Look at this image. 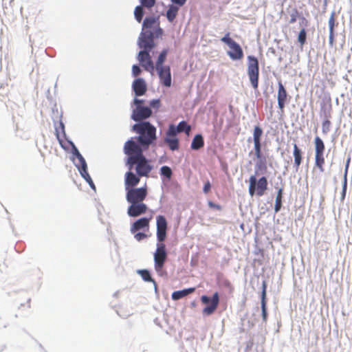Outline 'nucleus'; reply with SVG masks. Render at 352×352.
<instances>
[{
    "label": "nucleus",
    "mask_w": 352,
    "mask_h": 352,
    "mask_svg": "<svg viewBox=\"0 0 352 352\" xmlns=\"http://www.w3.org/2000/svg\"><path fill=\"white\" fill-rule=\"evenodd\" d=\"M145 150L133 138L127 140L124 145V153L127 156L126 164L130 169L134 167L140 177H147L152 170L150 161L143 154Z\"/></svg>",
    "instance_id": "obj_1"
},
{
    "label": "nucleus",
    "mask_w": 352,
    "mask_h": 352,
    "mask_svg": "<svg viewBox=\"0 0 352 352\" xmlns=\"http://www.w3.org/2000/svg\"><path fill=\"white\" fill-rule=\"evenodd\" d=\"M157 226V244L156 250L153 254L154 267L157 273L162 275L163 268L167 260L166 246L164 241L167 236L168 223L166 218L162 215L156 217Z\"/></svg>",
    "instance_id": "obj_2"
},
{
    "label": "nucleus",
    "mask_w": 352,
    "mask_h": 352,
    "mask_svg": "<svg viewBox=\"0 0 352 352\" xmlns=\"http://www.w3.org/2000/svg\"><path fill=\"white\" fill-rule=\"evenodd\" d=\"M133 131L139 134L137 141L144 149H148L156 139V129L148 122H142L133 126Z\"/></svg>",
    "instance_id": "obj_3"
},
{
    "label": "nucleus",
    "mask_w": 352,
    "mask_h": 352,
    "mask_svg": "<svg viewBox=\"0 0 352 352\" xmlns=\"http://www.w3.org/2000/svg\"><path fill=\"white\" fill-rule=\"evenodd\" d=\"M263 135V130L259 126H256L254 128L253 131V141L254 147L255 151V155L258 160L256 164V173H258L259 170L264 173L267 170L266 160L265 157H262L261 153V137Z\"/></svg>",
    "instance_id": "obj_4"
},
{
    "label": "nucleus",
    "mask_w": 352,
    "mask_h": 352,
    "mask_svg": "<svg viewBox=\"0 0 352 352\" xmlns=\"http://www.w3.org/2000/svg\"><path fill=\"white\" fill-rule=\"evenodd\" d=\"M247 73L252 87L258 89L259 80V63L258 58L254 56L247 57Z\"/></svg>",
    "instance_id": "obj_5"
},
{
    "label": "nucleus",
    "mask_w": 352,
    "mask_h": 352,
    "mask_svg": "<svg viewBox=\"0 0 352 352\" xmlns=\"http://www.w3.org/2000/svg\"><path fill=\"white\" fill-rule=\"evenodd\" d=\"M249 182V193L252 197L254 195L261 197L265 194L267 188V180L265 177H262L257 180L255 175H252Z\"/></svg>",
    "instance_id": "obj_6"
},
{
    "label": "nucleus",
    "mask_w": 352,
    "mask_h": 352,
    "mask_svg": "<svg viewBox=\"0 0 352 352\" xmlns=\"http://www.w3.org/2000/svg\"><path fill=\"white\" fill-rule=\"evenodd\" d=\"M144 102L143 100L136 98L133 100V104L135 106V108L133 110L131 118L134 121H142L148 118L152 115L151 108L142 106Z\"/></svg>",
    "instance_id": "obj_7"
},
{
    "label": "nucleus",
    "mask_w": 352,
    "mask_h": 352,
    "mask_svg": "<svg viewBox=\"0 0 352 352\" xmlns=\"http://www.w3.org/2000/svg\"><path fill=\"white\" fill-rule=\"evenodd\" d=\"M221 41L227 44L230 48L228 55L232 60H241L243 57V52L239 44L230 37V33H227Z\"/></svg>",
    "instance_id": "obj_8"
},
{
    "label": "nucleus",
    "mask_w": 352,
    "mask_h": 352,
    "mask_svg": "<svg viewBox=\"0 0 352 352\" xmlns=\"http://www.w3.org/2000/svg\"><path fill=\"white\" fill-rule=\"evenodd\" d=\"M315 145V166H317L320 172L324 171V165L325 163L324 160V149L325 146L322 140L316 136L314 139Z\"/></svg>",
    "instance_id": "obj_9"
},
{
    "label": "nucleus",
    "mask_w": 352,
    "mask_h": 352,
    "mask_svg": "<svg viewBox=\"0 0 352 352\" xmlns=\"http://www.w3.org/2000/svg\"><path fill=\"white\" fill-rule=\"evenodd\" d=\"M126 192V201L130 204L143 203L148 194L146 187L133 188Z\"/></svg>",
    "instance_id": "obj_10"
},
{
    "label": "nucleus",
    "mask_w": 352,
    "mask_h": 352,
    "mask_svg": "<svg viewBox=\"0 0 352 352\" xmlns=\"http://www.w3.org/2000/svg\"><path fill=\"white\" fill-rule=\"evenodd\" d=\"M74 151V154L76 155L77 158V162L76 163V166L78 168L81 176L91 185L94 186L93 181L87 172V166L85 162V160L82 156V155L79 153L78 149L72 144Z\"/></svg>",
    "instance_id": "obj_11"
},
{
    "label": "nucleus",
    "mask_w": 352,
    "mask_h": 352,
    "mask_svg": "<svg viewBox=\"0 0 352 352\" xmlns=\"http://www.w3.org/2000/svg\"><path fill=\"white\" fill-rule=\"evenodd\" d=\"M201 301L204 304H208L210 302V305L206 307L203 309V314L206 316L212 314L217 309L219 302V296L218 292H215L212 298L210 299L207 296H202L201 297Z\"/></svg>",
    "instance_id": "obj_12"
},
{
    "label": "nucleus",
    "mask_w": 352,
    "mask_h": 352,
    "mask_svg": "<svg viewBox=\"0 0 352 352\" xmlns=\"http://www.w3.org/2000/svg\"><path fill=\"white\" fill-rule=\"evenodd\" d=\"M149 52L150 51L147 50L140 51L138 55V60L146 71L153 74L155 67Z\"/></svg>",
    "instance_id": "obj_13"
},
{
    "label": "nucleus",
    "mask_w": 352,
    "mask_h": 352,
    "mask_svg": "<svg viewBox=\"0 0 352 352\" xmlns=\"http://www.w3.org/2000/svg\"><path fill=\"white\" fill-rule=\"evenodd\" d=\"M153 37V33L151 32L142 34L139 41L140 47L143 48V50L151 51L155 47Z\"/></svg>",
    "instance_id": "obj_14"
},
{
    "label": "nucleus",
    "mask_w": 352,
    "mask_h": 352,
    "mask_svg": "<svg viewBox=\"0 0 352 352\" xmlns=\"http://www.w3.org/2000/svg\"><path fill=\"white\" fill-rule=\"evenodd\" d=\"M157 71L161 82L166 87H169L171 85L170 68L168 65L155 68Z\"/></svg>",
    "instance_id": "obj_15"
},
{
    "label": "nucleus",
    "mask_w": 352,
    "mask_h": 352,
    "mask_svg": "<svg viewBox=\"0 0 352 352\" xmlns=\"http://www.w3.org/2000/svg\"><path fill=\"white\" fill-rule=\"evenodd\" d=\"M147 206L144 203L131 204L127 210L129 217H138L146 212Z\"/></svg>",
    "instance_id": "obj_16"
},
{
    "label": "nucleus",
    "mask_w": 352,
    "mask_h": 352,
    "mask_svg": "<svg viewBox=\"0 0 352 352\" xmlns=\"http://www.w3.org/2000/svg\"><path fill=\"white\" fill-rule=\"evenodd\" d=\"M140 176L135 175L131 171L126 172L125 173L124 178L125 190L133 188L135 186H137L140 181Z\"/></svg>",
    "instance_id": "obj_17"
},
{
    "label": "nucleus",
    "mask_w": 352,
    "mask_h": 352,
    "mask_svg": "<svg viewBox=\"0 0 352 352\" xmlns=\"http://www.w3.org/2000/svg\"><path fill=\"white\" fill-rule=\"evenodd\" d=\"M133 90L136 96H141L145 94L147 91L146 84L143 78L135 79L132 85Z\"/></svg>",
    "instance_id": "obj_18"
},
{
    "label": "nucleus",
    "mask_w": 352,
    "mask_h": 352,
    "mask_svg": "<svg viewBox=\"0 0 352 352\" xmlns=\"http://www.w3.org/2000/svg\"><path fill=\"white\" fill-rule=\"evenodd\" d=\"M278 85V108L283 111L287 101V93L281 82H279Z\"/></svg>",
    "instance_id": "obj_19"
},
{
    "label": "nucleus",
    "mask_w": 352,
    "mask_h": 352,
    "mask_svg": "<svg viewBox=\"0 0 352 352\" xmlns=\"http://www.w3.org/2000/svg\"><path fill=\"white\" fill-rule=\"evenodd\" d=\"M150 219L143 217L135 221L131 226V233H135L140 230H148Z\"/></svg>",
    "instance_id": "obj_20"
},
{
    "label": "nucleus",
    "mask_w": 352,
    "mask_h": 352,
    "mask_svg": "<svg viewBox=\"0 0 352 352\" xmlns=\"http://www.w3.org/2000/svg\"><path fill=\"white\" fill-rule=\"evenodd\" d=\"M266 289L267 284L265 281L263 282L262 284V292H261V310H262V317L263 320L264 322L267 321V307H266Z\"/></svg>",
    "instance_id": "obj_21"
},
{
    "label": "nucleus",
    "mask_w": 352,
    "mask_h": 352,
    "mask_svg": "<svg viewBox=\"0 0 352 352\" xmlns=\"http://www.w3.org/2000/svg\"><path fill=\"white\" fill-rule=\"evenodd\" d=\"M302 151L301 149L296 144H294V151H293V156L294 158V165L296 168V170H298L299 168V166L302 164Z\"/></svg>",
    "instance_id": "obj_22"
},
{
    "label": "nucleus",
    "mask_w": 352,
    "mask_h": 352,
    "mask_svg": "<svg viewBox=\"0 0 352 352\" xmlns=\"http://www.w3.org/2000/svg\"><path fill=\"white\" fill-rule=\"evenodd\" d=\"M195 287H190V288L185 289L183 290L174 292L172 294V298L174 300H179L180 298H182L186 296L187 295H188L190 294L193 293L195 292Z\"/></svg>",
    "instance_id": "obj_23"
},
{
    "label": "nucleus",
    "mask_w": 352,
    "mask_h": 352,
    "mask_svg": "<svg viewBox=\"0 0 352 352\" xmlns=\"http://www.w3.org/2000/svg\"><path fill=\"white\" fill-rule=\"evenodd\" d=\"M350 160H351V159H350V157H349L346 161V166H345L344 174V180H343V184H342V195H341L342 200H344L345 198V196H346V188H347V173H348Z\"/></svg>",
    "instance_id": "obj_24"
},
{
    "label": "nucleus",
    "mask_w": 352,
    "mask_h": 352,
    "mask_svg": "<svg viewBox=\"0 0 352 352\" xmlns=\"http://www.w3.org/2000/svg\"><path fill=\"white\" fill-rule=\"evenodd\" d=\"M179 11V8L175 5H170L166 11V16L170 22H173L176 18Z\"/></svg>",
    "instance_id": "obj_25"
},
{
    "label": "nucleus",
    "mask_w": 352,
    "mask_h": 352,
    "mask_svg": "<svg viewBox=\"0 0 352 352\" xmlns=\"http://www.w3.org/2000/svg\"><path fill=\"white\" fill-rule=\"evenodd\" d=\"M204 145V142L203 137L200 134L196 135L191 143V148L193 150H198L203 147Z\"/></svg>",
    "instance_id": "obj_26"
},
{
    "label": "nucleus",
    "mask_w": 352,
    "mask_h": 352,
    "mask_svg": "<svg viewBox=\"0 0 352 352\" xmlns=\"http://www.w3.org/2000/svg\"><path fill=\"white\" fill-rule=\"evenodd\" d=\"M164 141L168 145L170 150L175 151L179 148V141L177 138L166 137Z\"/></svg>",
    "instance_id": "obj_27"
},
{
    "label": "nucleus",
    "mask_w": 352,
    "mask_h": 352,
    "mask_svg": "<svg viewBox=\"0 0 352 352\" xmlns=\"http://www.w3.org/2000/svg\"><path fill=\"white\" fill-rule=\"evenodd\" d=\"M167 54H168V50H166V49H164L161 52V53L160 54V55L157 58V60L156 61V63L155 65V68L164 67L163 65V63L166 60Z\"/></svg>",
    "instance_id": "obj_28"
},
{
    "label": "nucleus",
    "mask_w": 352,
    "mask_h": 352,
    "mask_svg": "<svg viewBox=\"0 0 352 352\" xmlns=\"http://www.w3.org/2000/svg\"><path fill=\"white\" fill-rule=\"evenodd\" d=\"M158 23L157 19L153 16L146 17L143 22V29L151 28L154 25ZM159 24H157L158 25Z\"/></svg>",
    "instance_id": "obj_29"
},
{
    "label": "nucleus",
    "mask_w": 352,
    "mask_h": 352,
    "mask_svg": "<svg viewBox=\"0 0 352 352\" xmlns=\"http://www.w3.org/2000/svg\"><path fill=\"white\" fill-rule=\"evenodd\" d=\"M282 197H283V189L280 188L278 191L276 197L274 210L276 212H278L282 206Z\"/></svg>",
    "instance_id": "obj_30"
},
{
    "label": "nucleus",
    "mask_w": 352,
    "mask_h": 352,
    "mask_svg": "<svg viewBox=\"0 0 352 352\" xmlns=\"http://www.w3.org/2000/svg\"><path fill=\"white\" fill-rule=\"evenodd\" d=\"M191 127L185 121L180 122L177 126V131L178 133L185 132L187 135L189 134Z\"/></svg>",
    "instance_id": "obj_31"
},
{
    "label": "nucleus",
    "mask_w": 352,
    "mask_h": 352,
    "mask_svg": "<svg viewBox=\"0 0 352 352\" xmlns=\"http://www.w3.org/2000/svg\"><path fill=\"white\" fill-rule=\"evenodd\" d=\"M60 132L63 133V136L65 135L64 124L61 122L59 124V126L58 128H56V136L60 145L63 147V140L60 136Z\"/></svg>",
    "instance_id": "obj_32"
},
{
    "label": "nucleus",
    "mask_w": 352,
    "mask_h": 352,
    "mask_svg": "<svg viewBox=\"0 0 352 352\" xmlns=\"http://www.w3.org/2000/svg\"><path fill=\"white\" fill-rule=\"evenodd\" d=\"M138 272L144 281L155 283V280L151 278L150 272L147 270H140Z\"/></svg>",
    "instance_id": "obj_33"
},
{
    "label": "nucleus",
    "mask_w": 352,
    "mask_h": 352,
    "mask_svg": "<svg viewBox=\"0 0 352 352\" xmlns=\"http://www.w3.org/2000/svg\"><path fill=\"white\" fill-rule=\"evenodd\" d=\"M307 38V32L305 29L303 28L300 30L298 36V41L300 43L301 46H303L306 43Z\"/></svg>",
    "instance_id": "obj_34"
},
{
    "label": "nucleus",
    "mask_w": 352,
    "mask_h": 352,
    "mask_svg": "<svg viewBox=\"0 0 352 352\" xmlns=\"http://www.w3.org/2000/svg\"><path fill=\"white\" fill-rule=\"evenodd\" d=\"M143 14H144V12H143L142 8L141 6H137L135 8L134 15H135V19L139 23H140L142 21V17H143Z\"/></svg>",
    "instance_id": "obj_35"
},
{
    "label": "nucleus",
    "mask_w": 352,
    "mask_h": 352,
    "mask_svg": "<svg viewBox=\"0 0 352 352\" xmlns=\"http://www.w3.org/2000/svg\"><path fill=\"white\" fill-rule=\"evenodd\" d=\"M331 122L329 119L324 120L322 123V132L327 134L331 130Z\"/></svg>",
    "instance_id": "obj_36"
},
{
    "label": "nucleus",
    "mask_w": 352,
    "mask_h": 352,
    "mask_svg": "<svg viewBox=\"0 0 352 352\" xmlns=\"http://www.w3.org/2000/svg\"><path fill=\"white\" fill-rule=\"evenodd\" d=\"M160 173L168 179H170L173 174L172 170L167 166H164L160 168Z\"/></svg>",
    "instance_id": "obj_37"
},
{
    "label": "nucleus",
    "mask_w": 352,
    "mask_h": 352,
    "mask_svg": "<svg viewBox=\"0 0 352 352\" xmlns=\"http://www.w3.org/2000/svg\"><path fill=\"white\" fill-rule=\"evenodd\" d=\"M177 133H178L177 131V127H175L173 124H170L169 126L166 135L167 137L169 138H175Z\"/></svg>",
    "instance_id": "obj_38"
},
{
    "label": "nucleus",
    "mask_w": 352,
    "mask_h": 352,
    "mask_svg": "<svg viewBox=\"0 0 352 352\" xmlns=\"http://www.w3.org/2000/svg\"><path fill=\"white\" fill-rule=\"evenodd\" d=\"M142 5L146 8H151L155 4V0H140Z\"/></svg>",
    "instance_id": "obj_39"
},
{
    "label": "nucleus",
    "mask_w": 352,
    "mask_h": 352,
    "mask_svg": "<svg viewBox=\"0 0 352 352\" xmlns=\"http://www.w3.org/2000/svg\"><path fill=\"white\" fill-rule=\"evenodd\" d=\"M329 32L334 31L335 26V16L334 13H332L329 19Z\"/></svg>",
    "instance_id": "obj_40"
},
{
    "label": "nucleus",
    "mask_w": 352,
    "mask_h": 352,
    "mask_svg": "<svg viewBox=\"0 0 352 352\" xmlns=\"http://www.w3.org/2000/svg\"><path fill=\"white\" fill-rule=\"evenodd\" d=\"M135 234V239L138 241H140L144 239H146L147 237V235L145 234V233H143V232H135V233H133Z\"/></svg>",
    "instance_id": "obj_41"
},
{
    "label": "nucleus",
    "mask_w": 352,
    "mask_h": 352,
    "mask_svg": "<svg viewBox=\"0 0 352 352\" xmlns=\"http://www.w3.org/2000/svg\"><path fill=\"white\" fill-rule=\"evenodd\" d=\"M141 73V69L139 66L134 65L132 67V74L134 77H137Z\"/></svg>",
    "instance_id": "obj_42"
},
{
    "label": "nucleus",
    "mask_w": 352,
    "mask_h": 352,
    "mask_svg": "<svg viewBox=\"0 0 352 352\" xmlns=\"http://www.w3.org/2000/svg\"><path fill=\"white\" fill-rule=\"evenodd\" d=\"M150 106L154 109H158L160 107V100L159 99H154L150 102Z\"/></svg>",
    "instance_id": "obj_43"
},
{
    "label": "nucleus",
    "mask_w": 352,
    "mask_h": 352,
    "mask_svg": "<svg viewBox=\"0 0 352 352\" xmlns=\"http://www.w3.org/2000/svg\"><path fill=\"white\" fill-rule=\"evenodd\" d=\"M298 14L297 10H295V12L290 15L289 23H294L296 21Z\"/></svg>",
    "instance_id": "obj_44"
},
{
    "label": "nucleus",
    "mask_w": 352,
    "mask_h": 352,
    "mask_svg": "<svg viewBox=\"0 0 352 352\" xmlns=\"http://www.w3.org/2000/svg\"><path fill=\"white\" fill-rule=\"evenodd\" d=\"M210 188H211L210 183L209 181H207L204 184L203 191L204 193L206 194L210 190Z\"/></svg>",
    "instance_id": "obj_45"
},
{
    "label": "nucleus",
    "mask_w": 352,
    "mask_h": 352,
    "mask_svg": "<svg viewBox=\"0 0 352 352\" xmlns=\"http://www.w3.org/2000/svg\"><path fill=\"white\" fill-rule=\"evenodd\" d=\"M173 3L178 5L179 6H184L187 0H170Z\"/></svg>",
    "instance_id": "obj_46"
},
{
    "label": "nucleus",
    "mask_w": 352,
    "mask_h": 352,
    "mask_svg": "<svg viewBox=\"0 0 352 352\" xmlns=\"http://www.w3.org/2000/svg\"><path fill=\"white\" fill-rule=\"evenodd\" d=\"M208 205L212 208H214V209H217V210H219L221 209V207L219 205L214 204L212 201H209L208 202Z\"/></svg>",
    "instance_id": "obj_47"
},
{
    "label": "nucleus",
    "mask_w": 352,
    "mask_h": 352,
    "mask_svg": "<svg viewBox=\"0 0 352 352\" xmlns=\"http://www.w3.org/2000/svg\"><path fill=\"white\" fill-rule=\"evenodd\" d=\"M300 25H302L304 27L307 26V25H308L307 19L306 18H305V17H302L301 18V21H300Z\"/></svg>",
    "instance_id": "obj_48"
},
{
    "label": "nucleus",
    "mask_w": 352,
    "mask_h": 352,
    "mask_svg": "<svg viewBox=\"0 0 352 352\" xmlns=\"http://www.w3.org/2000/svg\"><path fill=\"white\" fill-rule=\"evenodd\" d=\"M334 40V34L333 32H329V44L333 45Z\"/></svg>",
    "instance_id": "obj_49"
},
{
    "label": "nucleus",
    "mask_w": 352,
    "mask_h": 352,
    "mask_svg": "<svg viewBox=\"0 0 352 352\" xmlns=\"http://www.w3.org/2000/svg\"><path fill=\"white\" fill-rule=\"evenodd\" d=\"M157 32L159 34H162V30L161 28H158Z\"/></svg>",
    "instance_id": "obj_50"
}]
</instances>
